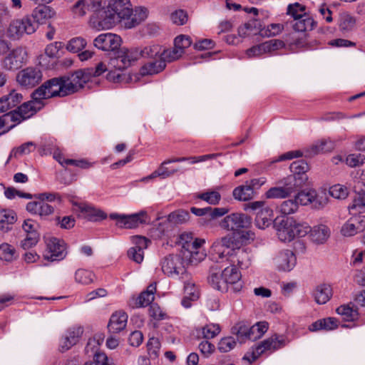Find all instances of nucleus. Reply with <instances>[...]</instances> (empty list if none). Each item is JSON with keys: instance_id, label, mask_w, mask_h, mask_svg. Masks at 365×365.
I'll use <instances>...</instances> for the list:
<instances>
[{"instance_id": "obj_1", "label": "nucleus", "mask_w": 365, "mask_h": 365, "mask_svg": "<svg viewBox=\"0 0 365 365\" xmlns=\"http://www.w3.org/2000/svg\"><path fill=\"white\" fill-rule=\"evenodd\" d=\"M95 14L91 18L92 26L97 30L110 29L117 24L130 29L144 21L148 10L143 6L133 7L131 1H91Z\"/></svg>"}, {"instance_id": "obj_2", "label": "nucleus", "mask_w": 365, "mask_h": 365, "mask_svg": "<svg viewBox=\"0 0 365 365\" xmlns=\"http://www.w3.org/2000/svg\"><path fill=\"white\" fill-rule=\"evenodd\" d=\"M139 58L137 50L120 48L110 57L108 65L103 62L98 63L96 67L88 69L89 76H99L105 71L108 73L106 78L113 83H122L128 80V77L123 71L131 66Z\"/></svg>"}, {"instance_id": "obj_3", "label": "nucleus", "mask_w": 365, "mask_h": 365, "mask_svg": "<svg viewBox=\"0 0 365 365\" xmlns=\"http://www.w3.org/2000/svg\"><path fill=\"white\" fill-rule=\"evenodd\" d=\"M240 279L241 274L235 266L227 267L223 270L215 266L210 269L207 282L213 289L221 292H226L229 289L237 292L242 287Z\"/></svg>"}, {"instance_id": "obj_4", "label": "nucleus", "mask_w": 365, "mask_h": 365, "mask_svg": "<svg viewBox=\"0 0 365 365\" xmlns=\"http://www.w3.org/2000/svg\"><path fill=\"white\" fill-rule=\"evenodd\" d=\"M278 239L284 242H289L296 237H303L307 235L308 223L298 222L294 217H286L274 224Z\"/></svg>"}, {"instance_id": "obj_5", "label": "nucleus", "mask_w": 365, "mask_h": 365, "mask_svg": "<svg viewBox=\"0 0 365 365\" xmlns=\"http://www.w3.org/2000/svg\"><path fill=\"white\" fill-rule=\"evenodd\" d=\"M250 238V234L248 232H242L241 236L237 234L230 233L216 239L211 246V251L212 255L217 256V257H216L217 259L223 260L229 256V255H227L228 250L243 246Z\"/></svg>"}, {"instance_id": "obj_6", "label": "nucleus", "mask_w": 365, "mask_h": 365, "mask_svg": "<svg viewBox=\"0 0 365 365\" xmlns=\"http://www.w3.org/2000/svg\"><path fill=\"white\" fill-rule=\"evenodd\" d=\"M287 14L293 18L289 21V26L297 32L312 31L317 26V22L307 11L306 6L297 1L288 6Z\"/></svg>"}, {"instance_id": "obj_7", "label": "nucleus", "mask_w": 365, "mask_h": 365, "mask_svg": "<svg viewBox=\"0 0 365 365\" xmlns=\"http://www.w3.org/2000/svg\"><path fill=\"white\" fill-rule=\"evenodd\" d=\"M267 11H259L252 7V34L259 35L263 37H270L280 34L284 29L289 27V21L283 24H271L266 26L262 22V19L268 18Z\"/></svg>"}, {"instance_id": "obj_8", "label": "nucleus", "mask_w": 365, "mask_h": 365, "mask_svg": "<svg viewBox=\"0 0 365 365\" xmlns=\"http://www.w3.org/2000/svg\"><path fill=\"white\" fill-rule=\"evenodd\" d=\"M66 96H68V93L63 76L53 78L45 81L32 93L34 99H41L42 101L56 96L64 97Z\"/></svg>"}, {"instance_id": "obj_9", "label": "nucleus", "mask_w": 365, "mask_h": 365, "mask_svg": "<svg viewBox=\"0 0 365 365\" xmlns=\"http://www.w3.org/2000/svg\"><path fill=\"white\" fill-rule=\"evenodd\" d=\"M219 225L222 229L239 236H241L242 232L251 235V217L242 212H233L226 215L220 220Z\"/></svg>"}, {"instance_id": "obj_10", "label": "nucleus", "mask_w": 365, "mask_h": 365, "mask_svg": "<svg viewBox=\"0 0 365 365\" xmlns=\"http://www.w3.org/2000/svg\"><path fill=\"white\" fill-rule=\"evenodd\" d=\"M183 264V259L180 255H169L163 259L161 269L168 277L186 281L190 278V274Z\"/></svg>"}, {"instance_id": "obj_11", "label": "nucleus", "mask_w": 365, "mask_h": 365, "mask_svg": "<svg viewBox=\"0 0 365 365\" xmlns=\"http://www.w3.org/2000/svg\"><path fill=\"white\" fill-rule=\"evenodd\" d=\"M28 53L25 47L18 46L9 51L1 61V66L6 71H14L26 64Z\"/></svg>"}, {"instance_id": "obj_12", "label": "nucleus", "mask_w": 365, "mask_h": 365, "mask_svg": "<svg viewBox=\"0 0 365 365\" xmlns=\"http://www.w3.org/2000/svg\"><path fill=\"white\" fill-rule=\"evenodd\" d=\"M43 106L44 103L41 99L33 98L32 101L24 103L16 109L9 112L11 117V122L15 123L16 125L19 124L35 115Z\"/></svg>"}, {"instance_id": "obj_13", "label": "nucleus", "mask_w": 365, "mask_h": 365, "mask_svg": "<svg viewBox=\"0 0 365 365\" xmlns=\"http://www.w3.org/2000/svg\"><path fill=\"white\" fill-rule=\"evenodd\" d=\"M38 26L33 21L31 16H26L22 19L13 21L8 29L7 36L14 40L19 39L24 34H32L37 29Z\"/></svg>"}, {"instance_id": "obj_14", "label": "nucleus", "mask_w": 365, "mask_h": 365, "mask_svg": "<svg viewBox=\"0 0 365 365\" xmlns=\"http://www.w3.org/2000/svg\"><path fill=\"white\" fill-rule=\"evenodd\" d=\"M297 257L290 250H282L275 253L271 259L272 266L278 272H287L294 269Z\"/></svg>"}, {"instance_id": "obj_15", "label": "nucleus", "mask_w": 365, "mask_h": 365, "mask_svg": "<svg viewBox=\"0 0 365 365\" xmlns=\"http://www.w3.org/2000/svg\"><path fill=\"white\" fill-rule=\"evenodd\" d=\"M111 220H116V225L121 228L133 229L146 222L148 215L145 211H140L131 215L111 213Z\"/></svg>"}, {"instance_id": "obj_16", "label": "nucleus", "mask_w": 365, "mask_h": 365, "mask_svg": "<svg viewBox=\"0 0 365 365\" xmlns=\"http://www.w3.org/2000/svg\"><path fill=\"white\" fill-rule=\"evenodd\" d=\"M43 74L38 67L29 66L21 70L16 75L17 83L26 88H34L42 80Z\"/></svg>"}, {"instance_id": "obj_17", "label": "nucleus", "mask_w": 365, "mask_h": 365, "mask_svg": "<svg viewBox=\"0 0 365 365\" xmlns=\"http://www.w3.org/2000/svg\"><path fill=\"white\" fill-rule=\"evenodd\" d=\"M252 215H255V225L259 229L267 227L272 222L273 211L263 201L252 202Z\"/></svg>"}, {"instance_id": "obj_18", "label": "nucleus", "mask_w": 365, "mask_h": 365, "mask_svg": "<svg viewBox=\"0 0 365 365\" xmlns=\"http://www.w3.org/2000/svg\"><path fill=\"white\" fill-rule=\"evenodd\" d=\"M47 249L44 253V259L51 262L60 261L66 256V244L63 240L51 237L46 241Z\"/></svg>"}, {"instance_id": "obj_19", "label": "nucleus", "mask_w": 365, "mask_h": 365, "mask_svg": "<svg viewBox=\"0 0 365 365\" xmlns=\"http://www.w3.org/2000/svg\"><path fill=\"white\" fill-rule=\"evenodd\" d=\"M286 345V340L283 336L277 335L263 341L259 344L255 351H252V361L266 351H274L284 347Z\"/></svg>"}, {"instance_id": "obj_20", "label": "nucleus", "mask_w": 365, "mask_h": 365, "mask_svg": "<svg viewBox=\"0 0 365 365\" xmlns=\"http://www.w3.org/2000/svg\"><path fill=\"white\" fill-rule=\"evenodd\" d=\"M63 77L68 95L78 91L89 81L88 71L82 70L76 71L71 76H63Z\"/></svg>"}, {"instance_id": "obj_21", "label": "nucleus", "mask_w": 365, "mask_h": 365, "mask_svg": "<svg viewBox=\"0 0 365 365\" xmlns=\"http://www.w3.org/2000/svg\"><path fill=\"white\" fill-rule=\"evenodd\" d=\"M120 43V36L111 33L101 34L93 41L95 47L106 51L118 49Z\"/></svg>"}, {"instance_id": "obj_22", "label": "nucleus", "mask_w": 365, "mask_h": 365, "mask_svg": "<svg viewBox=\"0 0 365 365\" xmlns=\"http://www.w3.org/2000/svg\"><path fill=\"white\" fill-rule=\"evenodd\" d=\"M227 255L229 256L226 259L230 262L231 266H235L237 264L240 268L247 269L251 264V257L247 249L238 247L236 249L228 250Z\"/></svg>"}, {"instance_id": "obj_23", "label": "nucleus", "mask_w": 365, "mask_h": 365, "mask_svg": "<svg viewBox=\"0 0 365 365\" xmlns=\"http://www.w3.org/2000/svg\"><path fill=\"white\" fill-rule=\"evenodd\" d=\"M75 206L78 212V217L84 218L88 221L98 222L107 217V214L105 212L95 207L78 203H76Z\"/></svg>"}, {"instance_id": "obj_24", "label": "nucleus", "mask_w": 365, "mask_h": 365, "mask_svg": "<svg viewBox=\"0 0 365 365\" xmlns=\"http://www.w3.org/2000/svg\"><path fill=\"white\" fill-rule=\"evenodd\" d=\"M365 216L354 215L350 217L341 227V233L344 237H351L364 230Z\"/></svg>"}, {"instance_id": "obj_25", "label": "nucleus", "mask_w": 365, "mask_h": 365, "mask_svg": "<svg viewBox=\"0 0 365 365\" xmlns=\"http://www.w3.org/2000/svg\"><path fill=\"white\" fill-rule=\"evenodd\" d=\"M307 234H309V237L313 243L323 245L329 238L331 230L327 225L324 224L317 225L312 227L308 225Z\"/></svg>"}, {"instance_id": "obj_26", "label": "nucleus", "mask_w": 365, "mask_h": 365, "mask_svg": "<svg viewBox=\"0 0 365 365\" xmlns=\"http://www.w3.org/2000/svg\"><path fill=\"white\" fill-rule=\"evenodd\" d=\"M308 180L307 176L289 175L279 180L277 183L287 192L288 196L291 195L297 188L304 185Z\"/></svg>"}, {"instance_id": "obj_27", "label": "nucleus", "mask_w": 365, "mask_h": 365, "mask_svg": "<svg viewBox=\"0 0 365 365\" xmlns=\"http://www.w3.org/2000/svg\"><path fill=\"white\" fill-rule=\"evenodd\" d=\"M294 198L297 202L298 206H305L312 203L315 208H320L324 205L319 201L317 192L312 189H306L299 192L294 195Z\"/></svg>"}, {"instance_id": "obj_28", "label": "nucleus", "mask_w": 365, "mask_h": 365, "mask_svg": "<svg viewBox=\"0 0 365 365\" xmlns=\"http://www.w3.org/2000/svg\"><path fill=\"white\" fill-rule=\"evenodd\" d=\"M26 210L31 214L37 215L41 218H45L54 212V208L48 202L38 200L27 203Z\"/></svg>"}, {"instance_id": "obj_29", "label": "nucleus", "mask_w": 365, "mask_h": 365, "mask_svg": "<svg viewBox=\"0 0 365 365\" xmlns=\"http://www.w3.org/2000/svg\"><path fill=\"white\" fill-rule=\"evenodd\" d=\"M56 15V11L53 8L46 4H39L36 6L31 15V19L37 25L43 24L46 20L51 19Z\"/></svg>"}, {"instance_id": "obj_30", "label": "nucleus", "mask_w": 365, "mask_h": 365, "mask_svg": "<svg viewBox=\"0 0 365 365\" xmlns=\"http://www.w3.org/2000/svg\"><path fill=\"white\" fill-rule=\"evenodd\" d=\"M128 315L124 312L113 313L108 324V331L110 333H118L123 330L127 324Z\"/></svg>"}, {"instance_id": "obj_31", "label": "nucleus", "mask_w": 365, "mask_h": 365, "mask_svg": "<svg viewBox=\"0 0 365 365\" xmlns=\"http://www.w3.org/2000/svg\"><path fill=\"white\" fill-rule=\"evenodd\" d=\"M233 197L235 200L239 201L247 202L244 205V210H247L251 207V181H246L245 185H241L236 187L232 192Z\"/></svg>"}, {"instance_id": "obj_32", "label": "nucleus", "mask_w": 365, "mask_h": 365, "mask_svg": "<svg viewBox=\"0 0 365 365\" xmlns=\"http://www.w3.org/2000/svg\"><path fill=\"white\" fill-rule=\"evenodd\" d=\"M334 143L331 140L323 139L317 141L313 145H312L309 148H307L305 151V155L311 157L317 155L320 153L329 152L334 148Z\"/></svg>"}, {"instance_id": "obj_33", "label": "nucleus", "mask_w": 365, "mask_h": 365, "mask_svg": "<svg viewBox=\"0 0 365 365\" xmlns=\"http://www.w3.org/2000/svg\"><path fill=\"white\" fill-rule=\"evenodd\" d=\"M165 66L162 58L150 59L142 66L140 73L143 76L157 74L163 71Z\"/></svg>"}, {"instance_id": "obj_34", "label": "nucleus", "mask_w": 365, "mask_h": 365, "mask_svg": "<svg viewBox=\"0 0 365 365\" xmlns=\"http://www.w3.org/2000/svg\"><path fill=\"white\" fill-rule=\"evenodd\" d=\"M336 312L346 322L356 321L359 316L358 308L352 302L339 306L336 309Z\"/></svg>"}, {"instance_id": "obj_35", "label": "nucleus", "mask_w": 365, "mask_h": 365, "mask_svg": "<svg viewBox=\"0 0 365 365\" xmlns=\"http://www.w3.org/2000/svg\"><path fill=\"white\" fill-rule=\"evenodd\" d=\"M16 219V215L13 210H0V230L4 233L10 231Z\"/></svg>"}, {"instance_id": "obj_36", "label": "nucleus", "mask_w": 365, "mask_h": 365, "mask_svg": "<svg viewBox=\"0 0 365 365\" xmlns=\"http://www.w3.org/2000/svg\"><path fill=\"white\" fill-rule=\"evenodd\" d=\"M313 296L317 304H324L332 296L331 287L327 284H320L314 290Z\"/></svg>"}, {"instance_id": "obj_37", "label": "nucleus", "mask_w": 365, "mask_h": 365, "mask_svg": "<svg viewBox=\"0 0 365 365\" xmlns=\"http://www.w3.org/2000/svg\"><path fill=\"white\" fill-rule=\"evenodd\" d=\"M284 45L283 42L278 40H270L262 43L252 46V56H259L262 53L271 52Z\"/></svg>"}, {"instance_id": "obj_38", "label": "nucleus", "mask_w": 365, "mask_h": 365, "mask_svg": "<svg viewBox=\"0 0 365 365\" xmlns=\"http://www.w3.org/2000/svg\"><path fill=\"white\" fill-rule=\"evenodd\" d=\"M232 333L237 335L238 341L242 343L250 338L251 326L247 322H240L232 328Z\"/></svg>"}, {"instance_id": "obj_39", "label": "nucleus", "mask_w": 365, "mask_h": 365, "mask_svg": "<svg viewBox=\"0 0 365 365\" xmlns=\"http://www.w3.org/2000/svg\"><path fill=\"white\" fill-rule=\"evenodd\" d=\"M337 321L334 318H327L316 321L309 327L311 331L319 330L330 331L337 328Z\"/></svg>"}, {"instance_id": "obj_40", "label": "nucleus", "mask_w": 365, "mask_h": 365, "mask_svg": "<svg viewBox=\"0 0 365 365\" xmlns=\"http://www.w3.org/2000/svg\"><path fill=\"white\" fill-rule=\"evenodd\" d=\"M93 4L95 3H91V1H76L71 9L74 16L76 17L83 16L88 11H93V15H94L95 9L93 8Z\"/></svg>"}, {"instance_id": "obj_41", "label": "nucleus", "mask_w": 365, "mask_h": 365, "mask_svg": "<svg viewBox=\"0 0 365 365\" xmlns=\"http://www.w3.org/2000/svg\"><path fill=\"white\" fill-rule=\"evenodd\" d=\"M355 192L356 196L352 203L349 205V209L354 210L359 212H365V188L359 187Z\"/></svg>"}, {"instance_id": "obj_42", "label": "nucleus", "mask_w": 365, "mask_h": 365, "mask_svg": "<svg viewBox=\"0 0 365 365\" xmlns=\"http://www.w3.org/2000/svg\"><path fill=\"white\" fill-rule=\"evenodd\" d=\"M136 50V48H134ZM139 57L141 56L144 58L150 59H155L162 57L163 46L160 45H152L145 47L143 50L139 51L137 49Z\"/></svg>"}, {"instance_id": "obj_43", "label": "nucleus", "mask_w": 365, "mask_h": 365, "mask_svg": "<svg viewBox=\"0 0 365 365\" xmlns=\"http://www.w3.org/2000/svg\"><path fill=\"white\" fill-rule=\"evenodd\" d=\"M36 148V144L34 142H27L23 143L19 147L14 148L9 157V160L12 158H17L23 155H27L34 150Z\"/></svg>"}, {"instance_id": "obj_44", "label": "nucleus", "mask_w": 365, "mask_h": 365, "mask_svg": "<svg viewBox=\"0 0 365 365\" xmlns=\"http://www.w3.org/2000/svg\"><path fill=\"white\" fill-rule=\"evenodd\" d=\"M299 206L295 198L282 201L278 207L279 212L283 215H289L296 213Z\"/></svg>"}, {"instance_id": "obj_45", "label": "nucleus", "mask_w": 365, "mask_h": 365, "mask_svg": "<svg viewBox=\"0 0 365 365\" xmlns=\"http://www.w3.org/2000/svg\"><path fill=\"white\" fill-rule=\"evenodd\" d=\"M168 163H165V161H163L160 167L155 170L153 173H152L150 175L144 178L143 179V181H147L148 180L153 179L157 177H160L163 179L167 178L173 175H174L175 173L178 172V170H169L168 168L165 167V165Z\"/></svg>"}, {"instance_id": "obj_46", "label": "nucleus", "mask_w": 365, "mask_h": 365, "mask_svg": "<svg viewBox=\"0 0 365 365\" xmlns=\"http://www.w3.org/2000/svg\"><path fill=\"white\" fill-rule=\"evenodd\" d=\"M339 29L343 32L352 31L356 26V19L349 14H342L339 19Z\"/></svg>"}, {"instance_id": "obj_47", "label": "nucleus", "mask_w": 365, "mask_h": 365, "mask_svg": "<svg viewBox=\"0 0 365 365\" xmlns=\"http://www.w3.org/2000/svg\"><path fill=\"white\" fill-rule=\"evenodd\" d=\"M94 274L87 269H78L75 272V281L81 284H89L93 282Z\"/></svg>"}, {"instance_id": "obj_48", "label": "nucleus", "mask_w": 365, "mask_h": 365, "mask_svg": "<svg viewBox=\"0 0 365 365\" xmlns=\"http://www.w3.org/2000/svg\"><path fill=\"white\" fill-rule=\"evenodd\" d=\"M15 248L8 243L0 245V259L6 262H11L16 258Z\"/></svg>"}, {"instance_id": "obj_49", "label": "nucleus", "mask_w": 365, "mask_h": 365, "mask_svg": "<svg viewBox=\"0 0 365 365\" xmlns=\"http://www.w3.org/2000/svg\"><path fill=\"white\" fill-rule=\"evenodd\" d=\"M309 165L304 160L294 161L290 165V170L293 173L292 175L307 176L306 173L309 170Z\"/></svg>"}, {"instance_id": "obj_50", "label": "nucleus", "mask_w": 365, "mask_h": 365, "mask_svg": "<svg viewBox=\"0 0 365 365\" xmlns=\"http://www.w3.org/2000/svg\"><path fill=\"white\" fill-rule=\"evenodd\" d=\"M190 218V214L184 210H178L169 214L168 220L174 224H182L187 222Z\"/></svg>"}, {"instance_id": "obj_51", "label": "nucleus", "mask_w": 365, "mask_h": 365, "mask_svg": "<svg viewBox=\"0 0 365 365\" xmlns=\"http://www.w3.org/2000/svg\"><path fill=\"white\" fill-rule=\"evenodd\" d=\"M197 197L212 205H217L221 200V195L217 191L202 192L198 194Z\"/></svg>"}, {"instance_id": "obj_52", "label": "nucleus", "mask_w": 365, "mask_h": 365, "mask_svg": "<svg viewBox=\"0 0 365 365\" xmlns=\"http://www.w3.org/2000/svg\"><path fill=\"white\" fill-rule=\"evenodd\" d=\"M86 46V41L82 37L71 38L67 43L66 48L72 53H78Z\"/></svg>"}, {"instance_id": "obj_53", "label": "nucleus", "mask_w": 365, "mask_h": 365, "mask_svg": "<svg viewBox=\"0 0 365 365\" xmlns=\"http://www.w3.org/2000/svg\"><path fill=\"white\" fill-rule=\"evenodd\" d=\"M220 332V327L217 324H209L202 328V337L206 340L215 337Z\"/></svg>"}, {"instance_id": "obj_54", "label": "nucleus", "mask_w": 365, "mask_h": 365, "mask_svg": "<svg viewBox=\"0 0 365 365\" xmlns=\"http://www.w3.org/2000/svg\"><path fill=\"white\" fill-rule=\"evenodd\" d=\"M190 277L186 281H182L184 283L185 296L191 297L192 300H197L200 297V292L193 282H190Z\"/></svg>"}, {"instance_id": "obj_55", "label": "nucleus", "mask_w": 365, "mask_h": 365, "mask_svg": "<svg viewBox=\"0 0 365 365\" xmlns=\"http://www.w3.org/2000/svg\"><path fill=\"white\" fill-rule=\"evenodd\" d=\"M182 55V51L178 50L175 46L173 49H165L163 47L162 58L166 64L178 59Z\"/></svg>"}, {"instance_id": "obj_56", "label": "nucleus", "mask_w": 365, "mask_h": 365, "mask_svg": "<svg viewBox=\"0 0 365 365\" xmlns=\"http://www.w3.org/2000/svg\"><path fill=\"white\" fill-rule=\"evenodd\" d=\"M236 341L232 336L222 338L218 343V349L220 352L226 353L233 349L236 346Z\"/></svg>"}, {"instance_id": "obj_57", "label": "nucleus", "mask_w": 365, "mask_h": 365, "mask_svg": "<svg viewBox=\"0 0 365 365\" xmlns=\"http://www.w3.org/2000/svg\"><path fill=\"white\" fill-rule=\"evenodd\" d=\"M269 329V324L266 321L257 322L252 325V336L254 339L262 338Z\"/></svg>"}, {"instance_id": "obj_58", "label": "nucleus", "mask_w": 365, "mask_h": 365, "mask_svg": "<svg viewBox=\"0 0 365 365\" xmlns=\"http://www.w3.org/2000/svg\"><path fill=\"white\" fill-rule=\"evenodd\" d=\"M83 333V329L81 327H73L68 329L65 336L71 341L73 345L77 344Z\"/></svg>"}, {"instance_id": "obj_59", "label": "nucleus", "mask_w": 365, "mask_h": 365, "mask_svg": "<svg viewBox=\"0 0 365 365\" xmlns=\"http://www.w3.org/2000/svg\"><path fill=\"white\" fill-rule=\"evenodd\" d=\"M39 240L38 232H31L27 234L26 238L21 241V246L24 250H29L35 246Z\"/></svg>"}, {"instance_id": "obj_60", "label": "nucleus", "mask_w": 365, "mask_h": 365, "mask_svg": "<svg viewBox=\"0 0 365 365\" xmlns=\"http://www.w3.org/2000/svg\"><path fill=\"white\" fill-rule=\"evenodd\" d=\"M329 193L334 198L345 199L349 195V191L346 187L337 184L330 187Z\"/></svg>"}, {"instance_id": "obj_61", "label": "nucleus", "mask_w": 365, "mask_h": 365, "mask_svg": "<svg viewBox=\"0 0 365 365\" xmlns=\"http://www.w3.org/2000/svg\"><path fill=\"white\" fill-rule=\"evenodd\" d=\"M192 44V41L190 36L186 35L178 36L174 40V46L178 49L185 52V48H188Z\"/></svg>"}, {"instance_id": "obj_62", "label": "nucleus", "mask_w": 365, "mask_h": 365, "mask_svg": "<svg viewBox=\"0 0 365 365\" xmlns=\"http://www.w3.org/2000/svg\"><path fill=\"white\" fill-rule=\"evenodd\" d=\"M265 195L269 199L286 198L288 197L287 192L279 184L277 186L269 189L266 192Z\"/></svg>"}, {"instance_id": "obj_63", "label": "nucleus", "mask_w": 365, "mask_h": 365, "mask_svg": "<svg viewBox=\"0 0 365 365\" xmlns=\"http://www.w3.org/2000/svg\"><path fill=\"white\" fill-rule=\"evenodd\" d=\"M351 175L356 182L353 187L354 191H356L359 187H362V186L365 188V168L353 172Z\"/></svg>"}, {"instance_id": "obj_64", "label": "nucleus", "mask_w": 365, "mask_h": 365, "mask_svg": "<svg viewBox=\"0 0 365 365\" xmlns=\"http://www.w3.org/2000/svg\"><path fill=\"white\" fill-rule=\"evenodd\" d=\"M365 163V156L362 154H350L346 158V163L350 167H356Z\"/></svg>"}]
</instances>
